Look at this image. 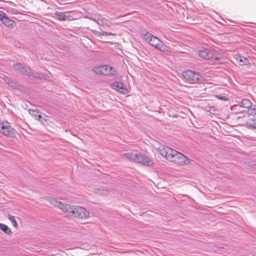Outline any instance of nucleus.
I'll use <instances>...</instances> for the list:
<instances>
[{
    "instance_id": "nucleus-1",
    "label": "nucleus",
    "mask_w": 256,
    "mask_h": 256,
    "mask_svg": "<svg viewBox=\"0 0 256 256\" xmlns=\"http://www.w3.org/2000/svg\"><path fill=\"white\" fill-rule=\"evenodd\" d=\"M122 157L126 158L129 160L134 162L140 163L144 165L150 166L152 164V160L148 156H146L142 154H134L132 152L124 154L122 155Z\"/></svg>"
},
{
    "instance_id": "nucleus-2",
    "label": "nucleus",
    "mask_w": 256,
    "mask_h": 256,
    "mask_svg": "<svg viewBox=\"0 0 256 256\" xmlns=\"http://www.w3.org/2000/svg\"><path fill=\"white\" fill-rule=\"evenodd\" d=\"M70 217L78 220L82 222H84L90 217V212L85 208L74 206Z\"/></svg>"
},
{
    "instance_id": "nucleus-3",
    "label": "nucleus",
    "mask_w": 256,
    "mask_h": 256,
    "mask_svg": "<svg viewBox=\"0 0 256 256\" xmlns=\"http://www.w3.org/2000/svg\"><path fill=\"white\" fill-rule=\"evenodd\" d=\"M170 162L178 166H184L191 164V160L189 158L176 150Z\"/></svg>"
},
{
    "instance_id": "nucleus-4",
    "label": "nucleus",
    "mask_w": 256,
    "mask_h": 256,
    "mask_svg": "<svg viewBox=\"0 0 256 256\" xmlns=\"http://www.w3.org/2000/svg\"><path fill=\"white\" fill-rule=\"evenodd\" d=\"M182 75L186 80L190 84L200 83L202 80V77L199 73L192 70L183 71Z\"/></svg>"
},
{
    "instance_id": "nucleus-5",
    "label": "nucleus",
    "mask_w": 256,
    "mask_h": 256,
    "mask_svg": "<svg viewBox=\"0 0 256 256\" xmlns=\"http://www.w3.org/2000/svg\"><path fill=\"white\" fill-rule=\"evenodd\" d=\"M199 56L205 60L214 61L221 58V55L216 50L204 49L198 52Z\"/></svg>"
},
{
    "instance_id": "nucleus-6",
    "label": "nucleus",
    "mask_w": 256,
    "mask_h": 256,
    "mask_svg": "<svg viewBox=\"0 0 256 256\" xmlns=\"http://www.w3.org/2000/svg\"><path fill=\"white\" fill-rule=\"evenodd\" d=\"M92 72L97 74L111 75L116 74L115 68L108 65H104L94 68Z\"/></svg>"
},
{
    "instance_id": "nucleus-7",
    "label": "nucleus",
    "mask_w": 256,
    "mask_h": 256,
    "mask_svg": "<svg viewBox=\"0 0 256 256\" xmlns=\"http://www.w3.org/2000/svg\"><path fill=\"white\" fill-rule=\"evenodd\" d=\"M157 151L160 155L165 158L167 160L170 162L172 158H173L176 150L171 148L168 146H163L158 148Z\"/></svg>"
},
{
    "instance_id": "nucleus-8",
    "label": "nucleus",
    "mask_w": 256,
    "mask_h": 256,
    "mask_svg": "<svg viewBox=\"0 0 256 256\" xmlns=\"http://www.w3.org/2000/svg\"><path fill=\"white\" fill-rule=\"evenodd\" d=\"M148 43L153 47L163 52H169L168 48L163 44L158 38L154 36L150 39Z\"/></svg>"
},
{
    "instance_id": "nucleus-9",
    "label": "nucleus",
    "mask_w": 256,
    "mask_h": 256,
    "mask_svg": "<svg viewBox=\"0 0 256 256\" xmlns=\"http://www.w3.org/2000/svg\"><path fill=\"white\" fill-rule=\"evenodd\" d=\"M111 87L113 90L123 94H128L130 90V88H126L122 83L118 82H116L112 84Z\"/></svg>"
},
{
    "instance_id": "nucleus-10",
    "label": "nucleus",
    "mask_w": 256,
    "mask_h": 256,
    "mask_svg": "<svg viewBox=\"0 0 256 256\" xmlns=\"http://www.w3.org/2000/svg\"><path fill=\"white\" fill-rule=\"evenodd\" d=\"M36 120L40 122L45 126H50L52 122V118L46 115V113H40L39 114L34 116Z\"/></svg>"
},
{
    "instance_id": "nucleus-11",
    "label": "nucleus",
    "mask_w": 256,
    "mask_h": 256,
    "mask_svg": "<svg viewBox=\"0 0 256 256\" xmlns=\"http://www.w3.org/2000/svg\"><path fill=\"white\" fill-rule=\"evenodd\" d=\"M0 134H2L6 137L11 138H14L16 136V130L12 128L10 123L5 126L4 130Z\"/></svg>"
},
{
    "instance_id": "nucleus-12",
    "label": "nucleus",
    "mask_w": 256,
    "mask_h": 256,
    "mask_svg": "<svg viewBox=\"0 0 256 256\" xmlns=\"http://www.w3.org/2000/svg\"><path fill=\"white\" fill-rule=\"evenodd\" d=\"M74 206L70 205L68 204L62 202H60L58 208H60L63 212L66 214L68 216H70Z\"/></svg>"
},
{
    "instance_id": "nucleus-13",
    "label": "nucleus",
    "mask_w": 256,
    "mask_h": 256,
    "mask_svg": "<svg viewBox=\"0 0 256 256\" xmlns=\"http://www.w3.org/2000/svg\"><path fill=\"white\" fill-rule=\"evenodd\" d=\"M248 117L247 124L250 126L256 128V113L249 114Z\"/></svg>"
},
{
    "instance_id": "nucleus-14",
    "label": "nucleus",
    "mask_w": 256,
    "mask_h": 256,
    "mask_svg": "<svg viewBox=\"0 0 256 256\" xmlns=\"http://www.w3.org/2000/svg\"><path fill=\"white\" fill-rule=\"evenodd\" d=\"M1 22L6 26L14 27L16 26L14 21L10 20L6 14H4V17L2 18Z\"/></svg>"
},
{
    "instance_id": "nucleus-15",
    "label": "nucleus",
    "mask_w": 256,
    "mask_h": 256,
    "mask_svg": "<svg viewBox=\"0 0 256 256\" xmlns=\"http://www.w3.org/2000/svg\"><path fill=\"white\" fill-rule=\"evenodd\" d=\"M14 68L18 70L24 74H28L30 72V68L28 67H24L22 64L20 63H17L14 65Z\"/></svg>"
},
{
    "instance_id": "nucleus-16",
    "label": "nucleus",
    "mask_w": 256,
    "mask_h": 256,
    "mask_svg": "<svg viewBox=\"0 0 256 256\" xmlns=\"http://www.w3.org/2000/svg\"><path fill=\"white\" fill-rule=\"evenodd\" d=\"M236 58L238 64L241 66L250 64L248 60L246 57L238 56Z\"/></svg>"
},
{
    "instance_id": "nucleus-17",
    "label": "nucleus",
    "mask_w": 256,
    "mask_h": 256,
    "mask_svg": "<svg viewBox=\"0 0 256 256\" xmlns=\"http://www.w3.org/2000/svg\"><path fill=\"white\" fill-rule=\"evenodd\" d=\"M54 14L57 16L58 19L60 20L64 21L66 20H70V19L68 18V17H70V16H66L64 12H56Z\"/></svg>"
},
{
    "instance_id": "nucleus-18",
    "label": "nucleus",
    "mask_w": 256,
    "mask_h": 256,
    "mask_svg": "<svg viewBox=\"0 0 256 256\" xmlns=\"http://www.w3.org/2000/svg\"><path fill=\"white\" fill-rule=\"evenodd\" d=\"M94 192L96 194L104 196L107 195L108 194L109 192L106 188H96L94 190Z\"/></svg>"
},
{
    "instance_id": "nucleus-19",
    "label": "nucleus",
    "mask_w": 256,
    "mask_h": 256,
    "mask_svg": "<svg viewBox=\"0 0 256 256\" xmlns=\"http://www.w3.org/2000/svg\"><path fill=\"white\" fill-rule=\"evenodd\" d=\"M0 230L8 235L12 233L10 228L8 226L3 224L0 223Z\"/></svg>"
},
{
    "instance_id": "nucleus-20",
    "label": "nucleus",
    "mask_w": 256,
    "mask_h": 256,
    "mask_svg": "<svg viewBox=\"0 0 256 256\" xmlns=\"http://www.w3.org/2000/svg\"><path fill=\"white\" fill-rule=\"evenodd\" d=\"M48 201L51 205L56 208H58L59 204L60 202L57 200L56 198H48Z\"/></svg>"
},
{
    "instance_id": "nucleus-21",
    "label": "nucleus",
    "mask_w": 256,
    "mask_h": 256,
    "mask_svg": "<svg viewBox=\"0 0 256 256\" xmlns=\"http://www.w3.org/2000/svg\"><path fill=\"white\" fill-rule=\"evenodd\" d=\"M240 106L245 108H249L252 106V102L248 99H244L241 102Z\"/></svg>"
},
{
    "instance_id": "nucleus-22",
    "label": "nucleus",
    "mask_w": 256,
    "mask_h": 256,
    "mask_svg": "<svg viewBox=\"0 0 256 256\" xmlns=\"http://www.w3.org/2000/svg\"><path fill=\"white\" fill-rule=\"evenodd\" d=\"M142 36L147 42H148L150 41V39H151L153 36L151 34L146 32H145L142 33Z\"/></svg>"
},
{
    "instance_id": "nucleus-23",
    "label": "nucleus",
    "mask_w": 256,
    "mask_h": 256,
    "mask_svg": "<svg viewBox=\"0 0 256 256\" xmlns=\"http://www.w3.org/2000/svg\"><path fill=\"white\" fill-rule=\"evenodd\" d=\"M102 24L103 26L110 27L112 23L108 20L104 18L102 20Z\"/></svg>"
},
{
    "instance_id": "nucleus-24",
    "label": "nucleus",
    "mask_w": 256,
    "mask_h": 256,
    "mask_svg": "<svg viewBox=\"0 0 256 256\" xmlns=\"http://www.w3.org/2000/svg\"><path fill=\"white\" fill-rule=\"evenodd\" d=\"M8 218L12 222L13 226L15 228H17L18 226V223L16 221V220H15V218H14V216H11L10 214H8Z\"/></svg>"
},
{
    "instance_id": "nucleus-25",
    "label": "nucleus",
    "mask_w": 256,
    "mask_h": 256,
    "mask_svg": "<svg viewBox=\"0 0 256 256\" xmlns=\"http://www.w3.org/2000/svg\"><path fill=\"white\" fill-rule=\"evenodd\" d=\"M9 122L6 120H0V133L4 130L5 126H6Z\"/></svg>"
},
{
    "instance_id": "nucleus-26",
    "label": "nucleus",
    "mask_w": 256,
    "mask_h": 256,
    "mask_svg": "<svg viewBox=\"0 0 256 256\" xmlns=\"http://www.w3.org/2000/svg\"><path fill=\"white\" fill-rule=\"evenodd\" d=\"M116 34H112V32H106L102 31L101 32H98V35L99 36H115Z\"/></svg>"
},
{
    "instance_id": "nucleus-27",
    "label": "nucleus",
    "mask_w": 256,
    "mask_h": 256,
    "mask_svg": "<svg viewBox=\"0 0 256 256\" xmlns=\"http://www.w3.org/2000/svg\"><path fill=\"white\" fill-rule=\"evenodd\" d=\"M217 98L218 99H220V100H228V99L226 97H225V96H222V97L217 96Z\"/></svg>"
},
{
    "instance_id": "nucleus-28",
    "label": "nucleus",
    "mask_w": 256,
    "mask_h": 256,
    "mask_svg": "<svg viewBox=\"0 0 256 256\" xmlns=\"http://www.w3.org/2000/svg\"><path fill=\"white\" fill-rule=\"evenodd\" d=\"M5 14L2 12V11H0V20H1L2 18V17H4V16Z\"/></svg>"
},
{
    "instance_id": "nucleus-29",
    "label": "nucleus",
    "mask_w": 256,
    "mask_h": 256,
    "mask_svg": "<svg viewBox=\"0 0 256 256\" xmlns=\"http://www.w3.org/2000/svg\"><path fill=\"white\" fill-rule=\"evenodd\" d=\"M253 50L255 51H256V46H254L253 48H252Z\"/></svg>"
},
{
    "instance_id": "nucleus-30",
    "label": "nucleus",
    "mask_w": 256,
    "mask_h": 256,
    "mask_svg": "<svg viewBox=\"0 0 256 256\" xmlns=\"http://www.w3.org/2000/svg\"><path fill=\"white\" fill-rule=\"evenodd\" d=\"M252 110L254 112H256V108H252Z\"/></svg>"
}]
</instances>
